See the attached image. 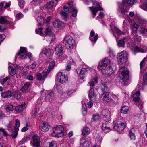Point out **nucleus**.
<instances>
[{
  "label": "nucleus",
  "mask_w": 147,
  "mask_h": 147,
  "mask_svg": "<svg viewBox=\"0 0 147 147\" xmlns=\"http://www.w3.org/2000/svg\"><path fill=\"white\" fill-rule=\"evenodd\" d=\"M30 85V83L28 82H26L23 86L22 88L20 89V90L23 92H26Z\"/></svg>",
  "instance_id": "obj_29"
},
{
  "label": "nucleus",
  "mask_w": 147,
  "mask_h": 147,
  "mask_svg": "<svg viewBox=\"0 0 147 147\" xmlns=\"http://www.w3.org/2000/svg\"><path fill=\"white\" fill-rule=\"evenodd\" d=\"M91 1L93 4V6L89 7V8L92 12L93 18H94L98 11L103 10V9L101 6L98 3L97 1L95 0H91Z\"/></svg>",
  "instance_id": "obj_3"
},
{
  "label": "nucleus",
  "mask_w": 147,
  "mask_h": 147,
  "mask_svg": "<svg viewBox=\"0 0 147 147\" xmlns=\"http://www.w3.org/2000/svg\"><path fill=\"white\" fill-rule=\"evenodd\" d=\"M110 61L108 58H105L99 62L98 69L101 70L103 74L110 75L113 73L112 69L109 65Z\"/></svg>",
  "instance_id": "obj_1"
},
{
  "label": "nucleus",
  "mask_w": 147,
  "mask_h": 147,
  "mask_svg": "<svg viewBox=\"0 0 147 147\" xmlns=\"http://www.w3.org/2000/svg\"><path fill=\"white\" fill-rule=\"evenodd\" d=\"M119 77L124 82H125L129 78V71L125 66L121 67L119 70Z\"/></svg>",
  "instance_id": "obj_2"
},
{
  "label": "nucleus",
  "mask_w": 147,
  "mask_h": 147,
  "mask_svg": "<svg viewBox=\"0 0 147 147\" xmlns=\"http://www.w3.org/2000/svg\"><path fill=\"white\" fill-rule=\"evenodd\" d=\"M88 69L86 68H82L81 69L80 73V76L81 78L83 79L85 77V75L87 74Z\"/></svg>",
  "instance_id": "obj_25"
},
{
  "label": "nucleus",
  "mask_w": 147,
  "mask_h": 147,
  "mask_svg": "<svg viewBox=\"0 0 147 147\" xmlns=\"http://www.w3.org/2000/svg\"><path fill=\"white\" fill-rule=\"evenodd\" d=\"M9 21L5 18V17H0V24H6L9 23Z\"/></svg>",
  "instance_id": "obj_40"
},
{
  "label": "nucleus",
  "mask_w": 147,
  "mask_h": 147,
  "mask_svg": "<svg viewBox=\"0 0 147 147\" xmlns=\"http://www.w3.org/2000/svg\"><path fill=\"white\" fill-rule=\"evenodd\" d=\"M63 43L67 47L70 49H73L75 46V41L73 38L70 36H67L65 38L63 41Z\"/></svg>",
  "instance_id": "obj_5"
},
{
  "label": "nucleus",
  "mask_w": 147,
  "mask_h": 147,
  "mask_svg": "<svg viewBox=\"0 0 147 147\" xmlns=\"http://www.w3.org/2000/svg\"><path fill=\"white\" fill-rule=\"evenodd\" d=\"M125 5H124L123 3L119 5V11L122 14H124L127 12L125 9Z\"/></svg>",
  "instance_id": "obj_34"
},
{
  "label": "nucleus",
  "mask_w": 147,
  "mask_h": 147,
  "mask_svg": "<svg viewBox=\"0 0 147 147\" xmlns=\"http://www.w3.org/2000/svg\"><path fill=\"white\" fill-rule=\"evenodd\" d=\"M13 96V92L9 90L3 92L1 94L2 97L4 98H10Z\"/></svg>",
  "instance_id": "obj_22"
},
{
  "label": "nucleus",
  "mask_w": 147,
  "mask_h": 147,
  "mask_svg": "<svg viewBox=\"0 0 147 147\" xmlns=\"http://www.w3.org/2000/svg\"><path fill=\"white\" fill-rule=\"evenodd\" d=\"M145 59H146L145 58H144L140 64V67L141 69L144 67L146 63Z\"/></svg>",
  "instance_id": "obj_60"
},
{
  "label": "nucleus",
  "mask_w": 147,
  "mask_h": 147,
  "mask_svg": "<svg viewBox=\"0 0 147 147\" xmlns=\"http://www.w3.org/2000/svg\"><path fill=\"white\" fill-rule=\"evenodd\" d=\"M141 52L144 53V50L141 48L138 47L137 46H136L133 50V53L135 54L136 52Z\"/></svg>",
  "instance_id": "obj_42"
},
{
  "label": "nucleus",
  "mask_w": 147,
  "mask_h": 147,
  "mask_svg": "<svg viewBox=\"0 0 147 147\" xmlns=\"http://www.w3.org/2000/svg\"><path fill=\"white\" fill-rule=\"evenodd\" d=\"M45 101L48 102H51L54 96V92L53 91H49L45 93Z\"/></svg>",
  "instance_id": "obj_14"
},
{
  "label": "nucleus",
  "mask_w": 147,
  "mask_h": 147,
  "mask_svg": "<svg viewBox=\"0 0 147 147\" xmlns=\"http://www.w3.org/2000/svg\"><path fill=\"white\" fill-rule=\"evenodd\" d=\"M89 97L91 101H94L96 100V96L94 92V89L91 87L89 92Z\"/></svg>",
  "instance_id": "obj_21"
},
{
  "label": "nucleus",
  "mask_w": 147,
  "mask_h": 147,
  "mask_svg": "<svg viewBox=\"0 0 147 147\" xmlns=\"http://www.w3.org/2000/svg\"><path fill=\"white\" fill-rule=\"evenodd\" d=\"M101 89L103 92V94L108 92L109 89L107 87L106 83L102 84L101 86Z\"/></svg>",
  "instance_id": "obj_35"
},
{
  "label": "nucleus",
  "mask_w": 147,
  "mask_h": 147,
  "mask_svg": "<svg viewBox=\"0 0 147 147\" xmlns=\"http://www.w3.org/2000/svg\"><path fill=\"white\" fill-rule=\"evenodd\" d=\"M144 85L147 84V72H146L143 76Z\"/></svg>",
  "instance_id": "obj_59"
},
{
  "label": "nucleus",
  "mask_w": 147,
  "mask_h": 147,
  "mask_svg": "<svg viewBox=\"0 0 147 147\" xmlns=\"http://www.w3.org/2000/svg\"><path fill=\"white\" fill-rule=\"evenodd\" d=\"M56 78L59 82L63 84L66 83L68 81L67 76L61 72L57 74Z\"/></svg>",
  "instance_id": "obj_10"
},
{
  "label": "nucleus",
  "mask_w": 147,
  "mask_h": 147,
  "mask_svg": "<svg viewBox=\"0 0 147 147\" xmlns=\"http://www.w3.org/2000/svg\"><path fill=\"white\" fill-rule=\"evenodd\" d=\"M44 33L45 34H43V36H44L47 35L49 36L50 38L51 39V42L55 40V36L54 35H53L52 36H51L52 34V31L50 29L49 27H48L46 29L45 31H44Z\"/></svg>",
  "instance_id": "obj_17"
},
{
  "label": "nucleus",
  "mask_w": 147,
  "mask_h": 147,
  "mask_svg": "<svg viewBox=\"0 0 147 147\" xmlns=\"http://www.w3.org/2000/svg\"><path fill=\"white\" fill-rule=\"evenodd\" d=\"M50 53V51L49 50H48V49H44L42 51L41 54H44L45 55L47 56L49 55Z\"/></svg>",
  "instance_id": "obj_57"
},
{
  "label": "nucleus",
  "mask_w": 147,
  "mask_h": 147,
  "mask_svg": "<svg viewBox=\"0 0 147 147\" xmlns=\"http://www.w3.org/2000/svg\"><path fill=\"white\" fill-rule=\"evenodd\" d=\"M18 4L20 8H22L25 4V2L23 0H18Z\"/></svg>",
  "instance_id": "obj_55"
},
{
  "label": "nucleus",
  "mask_w": 147,
  "mask_h": 147,
  "mask_svg": "<svg viewBox=\"0 0 147 147\" xmlns=\"http://www.w3.org/2000/svg\"><path fill=\"white\" fill-rule=\"evenodd\" d=\"M90 133V129L87 127H84L82 130V134L83 136L88 134Z\"/></svg>",
  "instance_id": "obj_44"
},
{
  "label": "nucleus",
  "mask_w": 147,
  "mask_h": 147,
  "mask_svg": "<svg viewBox=\"0 0 147 147\" xmlns=\"http://www.w3.org/2000/svg\"><path fill=\"white\" fill-rule=\"evenodd\" d=\"M26 103H24L16 106L15 108V111L18 112H20L22 111L25 107Z\"/></svg>",
  "instance_id": "obj_23"
},
{
  "label": "nucleus",
  "mask_w": 147,
  "mask_h": 147,
  "mask_svg": "<svg viewBox=\"0 0 147 147\" xmlns=\"http://www.w3.org/2000/svg\"><path fill=\"white\" fill-rule=\"evenodd\" d=\"M139 7L144 10H147V1L144 2L142 5H141Z\"/></svg>",
  "instance_id": "obj_53"
},
{
  "label": "nucleus",
  "mask_w": 147,
  "mask_h": 147,
  "mask_svg": "<svg viewBox=\"0 0 147 147\" xmlns=\"http://www.w3.org/2000/svg\"><path fill=\"white\" fill-rule=\"evenodd\" d=\"M9 74L12 75H14L16 73V71L14 68L11 66H9L8 67Z\"/></svg>",
  "instance_id": "obj_41"
},
{
  "label": "nucleus",
  "mask_w": 147,
  "mask_h": 147,
  "mask_svg": "<svg viewBox=\"0 0 147 147\" xmlns=\"http://www.w3.org/2000/svg\"><path fill=\"white\" fill-rule=\"evenodd\" d=\"M28 138L27 137H24L18 143V144L22 145L26 143L27 141Z\"/></svg>",
  "instance_id": "obj_51"
},
{
  "label": "nucleus",
  "mask_w": 147,
  "mask_h": 147,
  "mask_svg": "<svg viewBox=\"0 0 147 147\" xmlns=\"http://www.w3.org/2000/svg\"><path fill=\"white\" fill-rule=\"evenodd\" d=\"M56 142L54 141H52L49 142V147H56Z\"/></svg>",
  "instance_id": "obj_54"
},
{
  "label": "nucleus",
  "mask_w": 147,
  "mask_h": 147,
  "mask_svg": "<svg viewBox=\"0 0 147 147\" xmlns=\"http://www.w3.org/2000/svg\"><path fill=\"white\" fill-rule=\"evenodd\" d=\"M36 66V63L35 62H34L30 65H27L26 68L29 69H34Z\"/></svg>",
  "instance_id": "obj_49"
},
{
  "label": "nucleus",
  "mask_w": 147,
  "mask_h": 147,
  "mask_svg": "<svg viewBox=\"0 0 147 147\" xmlns=\"http://www.w3.org/2000/svg\"><path fill=\"white\" fill-rule=\"evenodd\" d=\"M55 65V63L54 61H52L50 62L48 68L47 72L49 73L51 70L54 68Z\"/></svg>",
  "instance_id": "obj_37"
},
{
  "label": "nucleus",
  "mask_w": 147,
  "mask_h": 147,
  "mask_svg": "<svg viewBox=\"0 0 147 147\" xmlns=\"http://www.w3.org/2000/svg\"><path fill=\"white\" fill-rule=\"evenodd\" d=\"M140 32L145 36H147V29L144 27H142L140 29Z\"/></svg>",
  "instance_id": "obj_45"
},
{
  "label": "nucleus",
  "mask_w": 147,
  "mask_h": 147,
  "mask_svg": "<svg viewBox=\"0 0 147 147\" xmlns=\"http://www.w3.org/2000/svg\"><path fill=\"white\" fill-rule=\"evenodd\" d=\"M60 13L63 19L64 20L66 21L67 19L68 13L63 10L61 11Z\"/></svg>",
  "instance_id": "obj_47"
},
{
  "label": "nucleus",
  "mask_w": 147,
  "mask_h": 147,
  "mask_svg": "<svg viewBox=\"0 0 147 147\" xmlns=\"http://www.w3.org/2000/svg\"><path fill=\"white\" fill-rule=\"evenodd\" d=\"M18 55H19L20 58L22 59H25L27 57L31 59L30 58L32 57L31 54L27 53L26 48L22 47H20V51L16 55V58Z\"/></svg>",
  "instance_id": "obj_7"
},
{
  "label": "nucleus",
  "mask_w": 147,
  "mask_h": 147,
  "mask_svg": "<svg viewBox=\"0 0 147 147\" xmlns=\"http://www.w3.org/2000/svg\"><path fill=\"white\" fill-rule=\"evenodd\" d=\"M13 95L15 99L17 100H19L21 96L20 93L18 91H14L13 93Z\"/></svg>",
  "instance_id": "obj_36"
},
{
  "label": "nucleus",
  "mask_w": 147,
  "mask_h": 147,
  "mask_svg": "<svg viewBox=\"0 0 147 147\" xmlns=\"http://www.w3.org/2000/svg\"><path fill=\"white\" fill-rule=\"evenodd\" d=\"M100 119V117L98 115H94L92 119V121H99Z\"/></svg>",
  "instance_id": "obj_50"
},
{
  "label": "nucleus",
  "mask_w": 147,
  "mask_h": 147,
  "mask_svg": "<svg viewBox=\"0 0 147 147\" xmlns=\"http://www.w3.org/2000/svg\"><path fill=\"white\" fill-rule=\"evenodd\" d=\"M83 139L81 140L80 147H88V144Z\"/></svg>",
  "instance_id": "obj_48"
},
{
  "label": "nucleus",
  "mask_w": 147,
  "mask_h": 147,
  "mask_svg": "<svg viewBox=\"0 0 147 147\" xmlns=\"http://www.w3.org/2000/svg\"><path fill=\"white\" fill-rule=\"evenodd\" d=\"M136 33L132 32V35L133 36V40L135 42H140L141 40V37L138 35L136 34Z\"/></svg>",
  "instance_id": "obj_31"
},
{
  "label": "nucleus",
  "mask_w": 147,
  "mask_h": 147,
  "mask_svg": "<svg viewBox=\"0 0 147 147\" xmlns=\"http://www.w3.org/2000/svg\"><path fill=\"white\" fill-rule=\"evenodd\" d=\"M117 56L118 61L121 64L125 63L127 59V54L124 51L119 53Z\"/></svg>",
  "instance_id": "obj_11"
},
{
  "label": "nucleus",
  "mask_w": 147,
  "mask_h": 147,
  "mask_svg": "<svg viewBox=\"0 0 147 147\" xmlns=\"http://www.w3.org/2000/svg\"><path fill=\"white\" fill-rule=\"evenodd\" d=\"M103 97L104 101L105 103H107L110 101L111 99L110 98V95L109 94V92L105 93Z\"/></svg>",
  "instance_id": "obj_27"
},
{
  "label": "nucleus",
  "mask_w": 147,
  "mask_h": 147,
  "mask_svg": "<svg viewBox=\"0 0 147 147\" xmlns=\"http://www.w3.org/2000/svg\"><path fill=\"white\" fill-rule=\"evenodd\" d=\"M13 105H9L7 106L6 109L7 111H12L13 110Z\"/></svg>",
  "instance_id": "obj_56"
},
{
  "label": "nucleus",
  "mask_w": 147,
  "mask_h": 147,
  "mask_svg": "<svg viewBox=\"0 0 147 147\" xmlns=\"http://www.w3.org/2000/svg\"><path fill=\"white\" fill-rule=\"evenodd\" d=\"M137 20L138 23L142 27L145 26L147 25V21L142 18H138Z\"/></svg>",
  "instance_id": "obj_33"
},
{
  "label": "nucleus",
  "mask_w": 147,
  "mask_h": 147,
  "mask_svg": "<svg viewBox=\"0 0 147 147\" xmlns=\"http://www.w3.org/2000/svg\"><path fill=\"white\" fill-rule=\"evenodd\" d=\"M64 129L63 126H58L53 129L51 134L54 137H62L64 134Z\"/></svg>",
  "instance_id": "obj_4"
},
{
  "label": "nucleus",
  "mask_w": 147,
  "mask_h": 147,
  "mask_svg": "<svg viewBox=\"0 0 147 147\" xmlns=\"http://www.w3.org/2000/svg\"><path fill=\"white\" fill-rule=\"evenodd\" d=\"M40 129L42 131H47L50 127L49 125L47 123L43 122L40 125Z\"/></svg>",
  "instance_id": "obj_18"
},
{
  "label": "nucleus",
  "mask_w": 147,
  "mask_h": 147,
  "mask_svg": "<svg viewBox=\"0 0 147 147\" xmlns=\"http://www.w3.org/2000/svg\"><path fill=\"white\" fill-rule=\"evenodd\" d=\"M40 140V137L37 134H34L32 137V144L35 147H39Z\"/></svg>",
  "instance_id": "obj_13"
},
{
  "label": "nucleus",
  "mask_w": 147,
  "mask_h": 147,
  "mask_svg": "<svg viewBox=\"0 0 147 147\" xmlns=\"http://www.w3.org/2000/svg\"><path fill=\"white\" fill-rule=\"evenodd\" d=\"M37 22L38 23V25L43 24L45 22L44 18L41 16H39L37 19Z\"/></svg>",
  "instance_id": "obj_39"
},
{
  "label": "nucleus",
  "mask_w": 147,
  "mask_h": 147,
  "mask_svg": "<svg viewBox=\"0 0 147 147\" xmlns=\"http://www.w3.org/2000/svg\"><path fill=\"white\" fill-rule=\"evenodd\" d=\"M53 24L55 27L58 28L60 26H62L64 24L62 22L57 20L53 22Z\"/></svg>",
  "instance_id": "obj_28"
},
{
  "label": "nucleus",
  "mask_w": 147,
  "mask_h": 147,
  "mask_svg": "<svg viewBox=\"0 0 147 147\" xmlns=\"http://www.w3.org/2000/svg\"><path fill=\"white\" fill-rule=\"evenodd\" d=\"M35 32L36 33L41 35H42L43 34L42 31V28H39L37 29H36Z\"/></svg>",
  "instance_id": "obj_62"
},
{
  "label": "nucleus",
  "mask_w": 147,
  "mask_h": 147,
  "mask_svg": "<svg viewBox=\"0 0 147 147\" xmlns=\"http://www.w3.org/2000/svg\"><path fill=\"white\" fill-rule=\"evenodd\" d=\"M63 49L61 45H57L55 49V53L57 55L61 56L63 54Z\"/></svg>",
  "instance_id": "obj_19"
},
{
  "label": "nucleus",
  "mask_w": 147,
  "mask_h": 147,
  "mask_svg": "<svg viewBox=\"0 0 147 147\" xmlns=\"http://www.w3.org/2000/svg\"><path fill=\"white\" fill-rule=\"evenodd\" d=\"M139 26L137 24L134 23L131 27V28L132 29V32L136 33L137 29L138 28Z\"/></svg>",
  "instance_id": "obj_43"
},
{
  "label": "nucleus",
  "mask_w": 147,
  "mask_h": 147,
  "mask_svg": "<svg viewBox=\"0 0 147 147\" xmlns=\"http://www.w3.org/2000/svg\"><path fill=\"white\" fill-rule=\"evenodd\" d=\"M18 131L19 128H14V129H12L11 136L13 138H16L18 135Z\"/></svg>",
  "instance_id": "obj_38"
},
{
  "label": "nucleus",
  "mask_w": 147,
  "mask_h": 147,
  "mask_svg": "<svg viewBox=\"0 0 147 147\" xmlns=\"http://www.w3.org/2000/svg\"><path fill=\"white\" fill-rule=\"evenodd\" d=\"M98 82V78L97 77H95L92 79L91 81L88 83V85L90 87H93Z\"/></svg>",
  "instance_id": "obj_32"
},
{
  "label": "nucleus",
  "mask_w": 147,
  "mask_h": 147,
  "mask_svg": "<svg viewBox=\"0 0 147 147\" xmlns=\"http://www.w3.org/2000/svg\"><path fill=\"white\" fill-rule=\"evenodd\" d=\"M101 115L103 116L102 119L105 121L111 120L110 112L107 109L103 110L101 112Z\"/></svg>",
  "instance_id": "obj_12"
},
{
  "label": "nucleus",
  "mask_w": 147,
  "mask_h": 147,
  "mask_svg": "<svg viewBox=\"0 0 147 147\" xmlns=\"http://www.w3.org/2000/svg\"><path fill=\"white\" fill-rule=\"evenodd\" d=\"M73 13L71 16L75 17L77 16V10L75 8H73L72 9Z\"/></svg>",
  "instance_id": "obj_63"
},
{
  "label": "nucleus",
  "mask_w": 147,
  "mask_h": 147,
  "mask_svg": "<svg viewBox=\"0 0 147 147\" xmlns=\"http://www.w3.org/2000/svg\"><path fill=\"white\" fill-rule=\"evenodd\" d=\"M98 38V34H96L94 36L92 37V39L89 38L90 40L93 42L95 43Z\"/></svg>",
  "instance_id": "obj_58"
},
{
  "label": "nucleus",
  "mask_w": 147,
  "mask_h": 147,
  "mask_svg": "<svg viewBox=\"0 0 147 147\" xmlns=\"http://www.w3.org/2000/svg\"><path fill=\"white\" fill-rule=\"evenodd\" d=\"M137 2V0H123L122 2L124 5L126 7L132 6Z\"/></svg>",
  "instance_id": "obj_20"
},
{
  "label": "nucleus",
  "mask_w": 147,
  "mask_h": 147,
  "mask_svg": "<svg viewBox=\"0 0 147 147\" xmlns=\"http://www.w3.org/2000/svg\"><path fill=\"white\" fill-rule=\"evenodd\" d=\"M125 127V124L120 121H118L115 124V129L117 131H119L123 130Z\"/></svg>",
  "instance_id": "obj_15"
},
{
  "label": "nucleus",
  "mask_w": 147,
  "mask_h": 147,
  "mask_svg": "<svg viewBox=\"0 0 147 147\" xmlns=\"http://www.w3.org/2000/svg\"><path fill=\"white\" fill-rule=\"evenodd\" d=\"M140 92L138 91L132 96V97L136 104L138 105L140 109H142L143 107V102H142L141 100H140Z\"/></svg>",
  "instance_id": "obj_6"
},
{
  "label": "nucleus",
  "mask_w": 147,
  "mask_h": 147,
  "mask_svg": "<svg viewBox=\"0 0 147 147\" xmlns=\"http://www.w3.org/2000/svg\"><path fill=\"white\" fill-rule=\"evenodd\" d=\"M110 120H108L107 121H105L102 126V130L105 131V132H107L110 129H115V125L113 123H111L109 122Z\"/></svg>",
  "instance_id": "obj_9"
},
{
  "label": "nucleus",
  "mask_w": 147,
  "mask_h": 147,
  "mask_svg": "<svg viewBox=\"0 0 147 147\" xmlns=\"http://www.w3.org/2000/svg\"><path fill=\"white\" fill-rule=\"evenodd\" d=\"M127 39L125 38H124L117 42V44L119 47H124L125 42L127 41Z\"/></svg>",
  "instance_id": "obj_26"
},
{
  "label": "nucleus",
  "mask_w": 147,
  "mask_h": 147,
  "mask_svg": "<svg viewBox=\"0 0 147 147\" xmlns=\"http://www.w3.org/2000/svg\"><path fill=\"white\" fill-rule=\"evenodd\" d=\"M47 72L43 71L36 74V79L39 81H43L47 76Z\"/></svg>",
  "instance_id": "obj_16"
},
{
  "label": "nucleus",
  "mask_w": 147,
  "mask_h": 147,
  "mask_svg": "<svg viewBox=\"0 0 147 147\" xmlns=\"http://www.w3.org/2000/svg\"><path fill=\"white\" fill-rule=\"evenodd\" d=\"M0 132H2L3 135L5 136H9L8 134L4 129L0 128Z\"/></svg>",
  "instance_id": "obj_61"
},
{
  "label": "nucleus",
  "mask_w": 147,
  "mask_h": 147,
  "mask_svg": "<svg viewBox=\"0 0 147 147\" xmlns=\"http://www.w3.org/2000/svg\"><path fill=\"white\" fill-rule=\"evenodd\" d=\"M56 88L58 92L62 95L63 98L65 97L67 95H70L74 92L72 90H68L67 91H64L63 88L59 84H57Z\"/></svg>",
  "instance_id": "obj_8"
},
{
  "label": "nucleus",
  "mask_w": 147,
  "mask_h": 147,
  "mask_svg": "<svg viewBox=\"0 0 147 147\" xmlns=\"http://www.w3.org/2000/svg\"><path fill=\"white\" fill-rule=\"evenodd\" d=\"M129 136L131 140H134L136 139L135 129L133 128L131 129L129 131Z\"/></svg>",
  "instance_id": "obj_24"
},
{
  "label": "nucleus",
  "mask_w": 147,
  "mask_h": 147,
  "mask_svg": "<svg viewBox=\"0 0 147 147\" xmlns=\"http://www.w3.org/2000/svg\"><path fill=\"white\" fill-rule=\"evenodd\" d=\"M111 30L113 32H115L118 35H120L124 34L123 32L119 30L116 27H114L111 26Z\"/></svg>",
  "instance_id": "obj_30"
},
{
  "label": "nucleus",
  "mask_w": 147,
  "mask_h": 147,
  "mask_svg": "<svg viewBox=\"0 0 147 147\" xmlns=\"http://www.w3.org/2000/svg\"><path fill=\"white\" fill-rule=\"evenodd\" d=\"M129 107L127 106H124L121 108V112L124 114H126L128 111Z\"/></svg>",
  "instance_id": "obj_46"
},
{
  "label": "nucleus",
  "mask_w": 147,
  "mask_h": 147,
  "mask_svg": "<svg viewBox=\"0 0 147 147\" xmlns=\"http://www.w3.org/2000/svg\"><path fill=\"white\" fill-rule=\"evenodd\" d=\"M10 78L7 76L5 78H4L1 81L0 80V82H1V84L2 85H3L4 84V83L6 82L7 80L9 79Z\"/></svg>",
  "instance_id": "obj_64"
},
{
  "label": "nucleus",
  "mask_w": 147,
  "mask_h": 147,
  "mask_svg": "<svg viewBox=\"0 0 147 147\" xmlns=\"http://www.w3.org/2000/svg\"><path fill=\"white\" fill-rule=\"evenodd\" d=\"M54 4V2L53 1H50L47 4L46 7L47 8L50 9L53 7Z\"/></svg>",
  "instance_id": "obj_52"
}]
</instances>
